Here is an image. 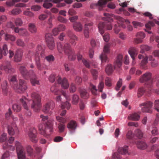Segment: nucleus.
<instances>
[{
    "label": "nucleus",
    "mask_w": 159,
    "mask_h": 159,
    "mask_svg": "<svg viewBox=\"0 0 159 159\" xmlns=\"http://www.w3.org/2000/svg\"><path fill=\"white\" fill-rule=\"evenodd\" d=\"M26 151L29 155L31 156L33 153V149L30 145H28L26 147Z\"/></svg>",
    "instance_id": "50"
},
{
    "label": "nucleus",
    "mask_w": 159,
    "mask_h": 159,
    "mask_svg": "<svg viewBox=\"0 0 159 159\" xmlns=\"http://www.w3.org/2000/svg\"><path fill=\"white\" fill-rule=\"evenodd\" d=\"M93 25L92 22H88L86 23L84 26V34L85 38H88L89 37V30L90 29L88 26H91Z\"/></svg>",
    "instance_id": "22"
},
{
    "label": "nucleus",
    "mask_w": 159,
    "mask_h": 159,
    "mask_svg": "<svg viewBox=\"0 0 159 159\" xmlns=\"http://www.w3.org/2000/svg\"><path fill=\"white\" fill-rule=\"evenodd\" d=\"M122 80L121 79H120L118 81L117 83L116 87V90H118L119 88L122 85Z\"/></svg>",
    "instance_id": "61"
},
{
    "label": "nucleus",
    "mask_w": 159,
    "mask_h": 159,
    "mask_svg": "<svg viewBox=\"0 0 159 159\" xmlns=\"http://www.w3.org/2000/svg\"><path fill=\"white\" fill-rule=\"evenodd\" d=\"M104 87V83L102 81L100 82L98 86V89L100 92H102Z\"/></svg>",
    "instance_id": "56"
},
{
    "label": "nucleus",
    "mask_w": 159,
    "mask_h": 159,
    "mask_svg": "<svg viewBox=\"0 0 159 159\" xmlns=\"http://www.w3.org/2000/svg\"><path fill=\"white\" fill-rule=\"evenodd\" d=\"M30 72L31 74L30 75V78L32 84L33 86L39 84V80L38 79L34 71L32 70H30Z\"/></svg>",
    "instance_id": "13"
},
{
    "label": "nucleus",
    "mask_w": 159,
    "mask_h": 159,
    "mask_svg": "<svg viewBox=\"0 0 159 159\" xmlns=\"http://www.w3.org/2000/svg\"><path fill=\"white\" fill-rule=\"evenodd\" d=\"M56 119L59 122L62 123H66L67 121L66 118H63L59 116H57Z\"/></svg>",
    "instance_id": "46"
},
{
    "label": "nucleus",
    "mask_w": 159,
    "mask_h": 159,
    "mask_svg": "<svg viewBox=\"0 0 159 159\" xmlns=\"http://www.w3.org/2000/svg\"><path fill=\"white\" fill-rule=\"evenodd\" d=\"M19 70L20 73L25 79L27 80L30 78V75L31 74L30 72V70L28 71L26 68L23 66L20 67Z\"/></svg>",
    "instance_id": "12"
},
{
    "label": "nucleus",
    "mask_w": 159,
    "mask_h": 159,
    "mask_svg": "<svg viewBox=\"0 0 159 159\" xmlns=\"http://www.w3.org/2000/svg\"><path fill=\"white\" fill-rule=\"evenodd\" d=\"M70 107V104L68 101L62 102L61 104V107L62 109L66 108L69 109Z\"/></svg>",
    "instance_id": "34"
},
{
    "label": "nucleus",
    "mask_w": 159,
    "mask_h": 159,
    "mask_svg": "<svg viewBox=\"0 0 159 159\" xmlns=\"http://www.w3.org/2000/svg\"><path fill=\"white\" fill-rule=\"evenodd\" d=\"M74 30L76 31L80 32L82 30L83 27L81 24L80 22H75L73 25Z\"/></svg>",
    "instance_id": "31"
},
{
    "label": "nucleus",
    "mask_w": 159,
    "mask_h": 159,
    "mask_svg": "<svg viewBox=\"0 0 159 159\" xmlns=\"http://www.w3.org/2000/svg\"><path fill=\"white\" fill-rule=\"evenodd\" d=\"M104 15L106 17L102 18V20L108 22L100 23L99 24L98 28L99 32L101 34L104 32V28L108 30H111L112 28V26L110 22H112L113 20L112 18L110 17V15L108 13H104Z\"/></svg>",
    "instance_id": "3"
},
{
    "label": "nucleus",
    "mask_w": 159,
    "mask_h": 159,
    "mask_svg": "<svg viewBox=\"0 0 159 159\" xmlns=\"http://www.w3.org/2000/svg\"><path fill=\"white\" fill-rule=\"evenodd\" d=\"M105 84L106 86L110 87L111 86V80L109 77H106L105 80Z\"/></svg>",
    "instance_id": "47"
},
{
    "label": "nucleus",
    "mask_w": 159,
    "mask_h": 159,
    "mask_svg": "<svg viewBox=\"0 0 159 159\" xmlns=\"http://www.w3.org/2000/svg\"><path fill=\"white\" fill-rule=\"evenodd\" d=\"M135 134L139 138L141 139L143 136V133L139 129H136L135 131Z\"/></svg>",
    "instance_id": "44"
},
{
    "label": "nucleus",
    "mask_w": 159,
    "mask_h": 159,
    "mask_svg": "<svg viewBox=\"0 0 159 159\" xmlns=\"http://www.w3.org/2000/svg\"><path fill=\"white\" fill-rule=\"evenodd\" d=\"M123 57L122 55L119 54L118 55L116 60L115 62V67L111 64H108L105 68L106 73L108 75L111 74L114 71L115 68L116 67L119 68L121 66L122 62Z\"/></svg>",
    "instance_id": "4"
},
{
    "label": "nucleus",
    "mask_w": 159,
    "mask_h": 159,
    "mask_svg": "<svg viewBox=\"0 0 159 159\" xmlns=\"http://www.w3.org/2000/svg\"><path fill=\"white\" fill-rule=\"evenodd\" d=\"M15 23L16 25L20 26L22 24V21L20 18H18L16 20Z\"/></svg>",
    "instance_id": "64"
},
{
    "label": "nucleus",
    "mask_w": 159,
    "mask_h": 159,
    "mask_svg": "<svg viewBox=\"0 0 159 159\" xmlns=\"http://www.w3.org/2000/svg\"><path fill=\"white\" fill-rule=\"evenodd\" d=\"M15 36L9 34H6L5 35V39L7 41H14L16 39Z\"/></svg>",
    "instance_id": "38"
},
{
    "label": "nucleus",
    "mask_w": 159,
    "mask_h": 159,
    "mask_svg": "<svg viewBox=\"0 0 159 159\" xmlns=\"http://www.w3.org/2000/svg\"><path fill=\"white\" fill-rule=\"evenodd\" d=\"M35 64L37 68L39 70L42 71L47 69V66L44 64H41L39 57H36L35 58Z\"/></svg>",
    "instance_id": "16"
},
{
    "label": "nucleus",
    "mask_w": 159,
    "mask_h": 159,
    "mask_svg": "<svg viewBox=\"0 0 159 159\" xmlns=\"http://www.w3.org/2000/svg\"><path fill=\"white\" fill-rule=\"evenodd\" d=\"M30 140L34 143H36L38 141L36 134L31 135V136H29Z\"/></svg>",
    "instance_id": "42"
},
{
    "label": "nucleus",
    "mask_w": 159,
    "mask_h": 159,
    "mask_svg": "<svg viewBox=\"0 0 159 159\" xmlns=\"http://www.w3.org/2000/svg\"><path fill=\"white\" fill-rule=\"evenodd\" d=\"M23 51L21 49H18L15 52L14 56V61L16 62L20 61L23 55Z\"/></svg>",
    "instance_id": "19"
},
{
    "label": "nucleus",
    "mask_w": 159,
    "mask_h": 159,
    "mask_svg": "<svg viewBox=\"0 0 159 159\" xmlns=\"http://www.w3.org/2000/svg\"><path fill=\"white\" fill-rule=\"evenodd\" d=\"M45 59L49 62L52 61L54 60V57L52 55H49L45 57Z\"/></svg>",
    "instance_id": "53"
},
{
    "label": "nucleus",
    "mask_w": 159,
    "mask_h": 159,
    "mask_svg": "<svg viewBox=\"0 0 159 159\" xmlns=\"http://www.w3.org/2000/svg\"><path fill=\"white\" fill-rule=\"evenodd\" d=\"M52 17L51 16L49 19L48 20L47 22V25H46L47 30H48V29H50L52 28Z\"/></svg>",
    "instance_id": "43"
},
{
    "label": "nucleus",
    "mask_w": 159,
    "mask_h": 159,
    "mask_svg": "<svg viewBox=\"0 0 159 159\" xmlns=\"http://www.w3.org/2000/svg\"><path fill=\"white\" fill-rule=\"evenodd\" d=\"M8 80L11 87L16 92H23L27 89L26 82L22 79H20L18 81L16 75L9 77Z\"/></svg>",
    "instance_id": "1"
},
{
    "label": "nucleus",
    "mask_w": 159,
    "mask_h": 159,
    "mask_svg": "<svg viewBox=\"0 0 159 159\" xmlns=\"http://www.w3.org/2000/svg\"><path fill=\"white\" fill-rule=\"evenodd\" d=\"M3 148L4 149H8L12 151H14L15 150V148L13 146L11 145H8L6 143H5L3 145Z\"/></svg>",
    "instance_id": "48"
},
{
    "label": "nucleus",
    "mask_w": 159,
    "mask_h": 159,
    "mask_svg": "<svg viewBox=\"0 0 159 159\" xmlns=\"http://www.w3.org/2000/svg\"><path fill=\"white\" fill-rule=\"evenodd\" d=\"M15 32L18 33L21 36H27L29 35V33L27 30L22 28L19 29L18 28L15 29Z\"/></svg>",
    "instance_id": "20"
},
{
    "label": "nucleus",
    "mask_w": 159,
    "mask_h": 159,
    "mask_svg": "<svg viewBox=\"0 0 159 159\" xmlns=\"http://www.w3.org/2000/svg\"><path fill=\"white\" fill-rule=\"evenodd\" d=\"M7 129L8 133L10 135H14L15 134V131L17 133H18L19 132L18 128L16 127L15 128V129H14L12 126L9 125L8 126Z\"/></svg>",
    "instance_id": "28"
},
{
    "label": "nucleus",
    "mask_w": 159,
    "mask_h": 159,
    "mask_svg": "<svg viewBox=\"0 0 159 159\" xmlns=\"http://www.w3.org/2000/svg\"><path fill=\"white\" fill-rule=\"evenodd\" d=\"M91 72L93 79L95 80H96L98 78V72L97 71L95 70L92 69L91 70Z\"/></svg>",
    "instance_id": "49"
},
{
    "label": "nucleus",
    "mask_w": 159,
    "mask_h": 159,
    "mask_svg": "<svg viewBox=\"0 0 159 159\" xmlns=\"http://www.w3.org/2000/svg\"><path fill=\"white\" fill-rule=\"evenodd\" d=\"M77 59L78 61L82 60L84 65L86 67L89 68L90 65L89 63L85 59L83 58L82 55L80 53H78L77 55Z\"/></svg>",
    "instance_id": "26"
},
{
    "label": "nucleus",
    "mask_w": 159,
    "mask_h": 159,
    "mask_svg": "<svg viewBox=\"0 0 159 159\" xmlns=\"http://www.w3.org/2000/svg\"><path fill=\"white\" fill-rule=\"evenodd\" d=\"M152 74L149 72H147L143 74L140 78V82L143 83L145 82H149V84L148 85L147 87L148 88V90L151 91L152 89V85L151 83Z\"/></svg>",
    "instance_id": "6"
},
{
    "label": "nucleus",
    "mask_w": 159,
    "mask_h": 159,
    "mask_svg": "<svg viewBox=\"0 0 159 159\" xmlns=\"http://www.w3.org/2000/svg\"><path fill=\"white\" fill-rule=\"evenodd\" d=\"M32 98L34 99H41L42 98L40 95L37 93H33L31 95Z\"/></svg>",
    "instance_id": "40"
},
{
    "label": "nucleus",
    "mask_w": 159,
    "mask_h": 159,
    "mask_svg": "<svg viewBox=\"0 0 159 159\" xmlns=\"http://www.w3.org/2000/svg\"><path fill=\"white\" fill-rule=\"evenodd\" d=\"M57 81L59 84H61L62 87L65 89L68 88L69 86V84L65 78L62 79L60 77H58Z\"/></svg>",
    "instance_id": "18"
},
{
    "label": "nucleus",
    "mask_w": 159,
    "mask_h": 159,
    "mask_svg": "<svg viewBox=\"0 0 159 159\" xmlns=\"http://www.w3.org/2000/svg\"><path fill=\"white\" fill-rule=\"evenodd\" d=\"M140 48V52L143 53H144L145 51H148L150 50L151 47L147 45H142L141 46Z\"/></svg>",
    "instance_id": "36"
},
{
    "label": "nucleus",
    "mask_w": 159,
    "mask_h": 159,
    "mask_svg": "<svg viewBox=\"0 0 159 159\" xmlns=\"http://www.w3.org/2000/svg\"><path fill=\"white\" fill-rule=\"evenodd\" d=\"M52 0H45L44 3L43 5V6L44 8L48 9L52 6V4L51 3L49 2H52Z\"/></svg>",
    "instance_id": "37"
},
{
    "label": "nucleus",
    "mask_w": 159,
    "mask_h": 159,
    "mask_svg": "<svg viewBox=\"0 0 159 159\" xmlns=\"http://www.w3.org/2000/svg\"><path fill=\"white\" fill-rule=\"evenodd\" d=\"M154 108L157 111H159V100H155L154 102Z\"/></svg>",
    "instance_id": "63"
},
{
    "label": "nucleus",
    "mask_w": 159,
    "mask_h": 159,
    "mask_svg": "<svg viewBox=\"0 0 159 159\" xmlns=\"http://www.w3.org/2000/svg\"><path fill=\"white\" fill-rule=\"evenodd\" d=\"M67 35L69 38V41L72 45L75 46L76 44L75 41L78 39L77 36L71 31L69 30L67 33Z\"/></svg>",
    "instance_id": "11"
},
{
    "label": "nucleus",
    "mask_w": 159,
    "mask_h": 159,
    "mask_svg": "<svg viewBox=\"0 0 159 159\" xmlns=\"http://www.w3.org/2000/svg\"><path fill=\"white\" fill-rule=\"evenodd\" d=\"M7 84V82L6 80H4L1 84L3 93L4 95H6L9 92V90Z\"/></svg>",
    "instance_id": "21"
},
{
    "label": "nucleus",
    "mask_w": 159,
    "mask_h": 159,
    "mask_svg": "<svg viewBox=\"0 0 159 159\" xmlns=\"http://www.w3.org/2000/svg\"><path fill=\"white\" fill-rule=\"evenodd\" d=\"M54 106V104L52 103H48L45 106L43 111L46 113L48 112L50 110H52Z\"/></svg>",
    "instance_id": "27"
},
{
    "label": "nucleus",
    "mask_w": 159,
    "mask_h": 159,
    "mask_svg": "<svg viewBox=\"0 0 159 159\" xmlns=\"http://www.w3.org/2000/svg\"><path fill=\"white\" fill-rule=\"evenodd\" d=\"M31 107L35 112H37L40 109L41 104L40 100H32Z\"/></svg>",
    "instance_id": "15"
},
{
    "label": "nucleus",
    "mask_w": 159,
    "mask_h": 159,
    "mask_svg": "<svg viewBox=\"0 0 159 159\" xmlns=\"http://www.w3.org/2000/svg\"><path fill=\"white\" fill-rule=\"evenodd\" d=\"M140 116L136 113H134L130 114L128 117V119L131 120L137 121L139 120Z\"/></svg>",
    "instance_id": "25"
},
{
    "label": "nucleus",
    "mask_w": 159,
    "mask_h": 159,
    "mask_svg": "<svg viewBox=\"0 0 159 159\" xmlns=\"http://www.w3.org/2000/svg\"><path fill=\"white\" fill-rule=\"evenodd\" d=\"M7 134L6 133L3 134L1 136L0 139V142H3L7 139Z\"/></svg>",
    "instance_id": "62"
},
{
    "label": "nucleus",
    "mask_w": 159,
    "mask_h": 159,
    "mask_svg": "<svg viewBox=\"0 0 159 159\" xmlns=\"http://www.w3.org/2000/svg\"><path fill=\"white\" fill-rule=\"evenodd\" d=\"M110 44H107L104 46L103 49V52L102 53L100 56L102 62H106L107 59V54L109 52Z\"/></svg>",
    "instance_id": "8"
},
{
    "label": "nucleus",
    "mask_w": 159,
    "mask_h": 159,
    "mask_svg": "<svg viewBox=\"0 0 159 159\" xmlns=\"http://www.w3.org/2000/svg\"><path fill=\"white\" fill-rule=\"evenodd\" d=\"M37 131L34 128H30L28 132V136H31V135L34 134H36Z\"/></svg>",
    "instance_id": "58"
},
{
    "label": "nucleus",
    "mask_w": 159,
    "mask_h": 159,
    "mask_svg": "<svg viewBox=\"0 0 159 159\" xmlns=\"http://www.w3.org/2000/svg\"><path fill=\"white\" fill-rule=\"evenodd\" d=\"M89 88L93 95L95 96L97 95V90L95 86L93 85L92 83H90Z\"/></svg>",
    "instance_id": "32"
},
{
    "label": "nucleus",
    "mask_w": 159,
    "mask_h": 159,
    "mask_svg": "<svg viewBox=\"0 0 159 159\" xmlns=\"http://www.w3.org/2000/svg\"><path fill=\"white\" fill-rule=\"evenodd\" d=\"M45 39L47 45L50 49L52 50L54 48L55 44L52 35L49 33L45 35Z\"/></svg>",
    "instance_id": "7"
},
{
    "label": "nucleus",
    "mask_w": 159,
    "mask_h": 159,
    "mask_svg": "<svg viewBox=\"0 0 159 159\" xmlns=\"http://www.w3.org/2000/svg\"><path fill=\"white\" fill-rule=\"evenodd\" d=\"M57 47L60 53H61L62 51H64L65 54L68 56L69 60L73 61L75 59L76 55L75 51L71 48L69 43H66L63 46L60 43H58L57 45Z\"/></svg>",
    "instance_id": "2"
},
{
    "label": "nucleus",
    "mask_w": 159,
    "mask_h": 159,
    "mask_svg": "<svg viewBox=\"0 0 159 159\" xmlns=\"http://www.w3.org/2000/svg\"><path fill=\"white\" fill-rule=\"evenodd\" d=\"M58 129L60 132H62L64 131L65 128V125L63 124L60 123L58 125Z\"/></svg>",
    "instance_id": "59"
},
{
    "label": "nucleus",
    "mask_w": 159,
    "mask_h": 159,
    "mask_svg": "<svg viewBox=\"0 0 159 159\" xmlns=\"http://www.w3.org/2000/svg\"><path fill=\"white\" fill-rule=\"evenodd\" d=\"M23 14L29 17H32L34 16V14L32 12L28 11H25L23 12Z\"/></svg>",
    "instance_id": "57"
},
{
    "label": "nucleus",
    "mask_w": 159,
    "mask_h": 159,
    "mask_svg": "<svg viewBox=\"0 0 159 159\" xmlns=\"http://www.w3.org/2000/svg\"><path fill=\"white\" fill-rule=\"evenodd\" d=\"M41 8V6L39 5H33L31 7V9L35 11H39Z\"/></svg>",
    "instance_id": "60"
},
{
    "label": "nucleus",
    "mask_w": 159,
    "mask_h": 159,
    "mask_svg": "<svg viewBox=\"0 0 159 159\" xmlns=\"http://www.w3.org/2000/svg\"><path fill=\"white\" fill-rule=\"evenodd\" d=\"M42 57H44L45 56V52L44 49L42 48V46L40 45H38L37 46L36 52L34 54L35 58L36 57H39V54Z\"/></svg>",
    "instance_id": "14"
},
{
    "label": "nucleus",
    "mask_w": 159,
    "mask_h": 159,
    "mask_svg": "<svg viewBox=\"0 0 159 159\" xmlns=\"http://www.w3.org/2000/svg\"><path fill=\"white\" fill-rule=\"evenodd\" d=\"M148 62V57H145L142 60L141 63H140L139 66L140 68L144 70H147L148 69L147 64Z\"/></svg>",
    "instance_id": "23"
},
{
    "label": "nucleus",
    "mask_w": 159,
    "mask_h": 159,
    "mask_svg": "<svg viewBox=\"0 0 159 159\" xmlns=\"http://www.w3.org/2000/svg\"><path fill=\"white\" fill-rule=\"evenodd\" d=\"M81 98L84 99H88L89 97V94L87 90L85 89H81L80 91Z\"/></svg>",
    "instance_id": "30"
},
{
    "label": "nucleus",
    "mask_w": 159,
    "mask_h": 159,
    "mask_svg": "<svg viewBox=\"0 0 159 159\" xmlns=\"http://www.w3.org/2000/svg\"><path fill=\"white\" fill-rule=\"evenodd\" d=\"M116 18L118 20L122 22H125L127 24H129L130 23V22L128 20L124 19L120 16H116Z\"/></svg>",
    "instance_id": "51"
},
{
    "label": "nucleus",
    "mask_w": 159,
    "mask_h": 159,
    "mask_svg": "<svg viewBox=\"0 0 159 159\" xmlns=\"http://www.w3.org/2000/svg\"><path fill=\"white\" fill-rule=\"evenodd\" d=\"M29 30L32 33H35L37 31L36 28L33 23H30L29 24Z\"/></svg>",
    "instance_id": "33"
},
{
    "label": "nucleus",
    "mask_w": 159,
    "mask_h": 159,
    "mask_svg": "<svg viewBox=\"0 0 159 159\" xmlns=\"http://www.w3.org/2000/svg\"><path fill=\"white\" fill-rule=\"evenodd\" d=\"M128 52L133 60L132 64L134 65L136 63L135 61V57L137 55L138 53V51L135 48H132L129 49Z\"/></svg>",
    "instance_id": "17"
},
{
    "label": "nucleus",
    "mask_w": 159,
    "mask_h": 159,
    "mask_svg": "<svg viewBox=\"0 0 159 159\" xmlns=\"http://www.w3.org/2000/svg\"><path fill=\"white\" fill-rule=\"evenodd\" d=\"M39 128L40 131H42L43 133L46 134H48L49 135L52 131V125L51 124L49 126L48 125H40L39 126Z\"/></svg>",
    "instance_id": "9"
},
{
    "label": "nucleus",
    "mask_w": 159,
    "mask_h": 159,
    "mask_svg": "<svg viewBox=\"0 0 159 159\" xmlns=\"http://www.w3.org/2000/svg\"><path fill=\"white\" fill-rule=\"evenodd\" d=\"M17 45L19 46L24 47L25 46V43L24 41L20 39H18L16 41Z\"/></svg>",
    "instance_id": "52"
},
{
    "label": "nucleus",
    "mask_w": 159,
    "mask_h": 159,
    "mask_svg": "<svg viewBox=\"0 0 159 159\" xmlns=\"http://www.w3.org/2000/svg\"><path fill=\"white\" fill-rule=\"evenodd\" d=\"M21 12V10L19 8H16L13 9L11 13L12 14L14 15H16L19 14Z\"/></svg>",
    "instance_id": "45"
},
{
    "label": "nucleus",
    "mask_w": 159,
    "mask_h": 159,
    "mask_svg": "<svg viewBox=\"0 0 159 159\" xmlns=\"http://www.w3.org/2000/svg\"><path fill=\"white\" fill-rule=\"evenodd\" d=\"M128 147L126 146L125 148H119L118 149V152L122 154H125L128 153Z\"/></svg>",
    "instance_id": "39"
},
{
    "label": "nucleus",
    "mask_w": 159,
    "mask_h": 159,
    "mask_svg": "<svg viewBox=\"0 0 159 159\" xmlns=\"http://www.w3.org/2000/svg\"><path fill=\"white\" fill-rule=\"evenodd\" d=\"M145 92V90L143 87L139 89L138 91L137 96L139 98L141 97Z\"/></svg>",
    "instance_id": "41"
},
{
    "label": "nucleus",
    "mask_w": 159,
    "mask_h": 159,
    "mask_svg": "<svg viewBox=\"0 0 159 159\" xmlns=\"http://www.w3.org/2000/svg\"><path fill=\"white\" fill-rule=\"evenodd\" d=\"M152 103L149 101L146 103H142L140 104V106H143L142 110L143 112L151 113L152 112L150 108L152 107Z\"/></svg>",
    "instance_id": "10"
},
{
    "label": "nucleus",
    "mask_w": 159,
    "mask_h": 159,
    "mask_svg": "<svg viewBox=\"0 0 159 159\" xmlns=\"http://www.w3.org/2000/svg\"><path fill=\"white\" fill-rule=\"evenodd\" d=\"M15 146L18 159H26V153L21 144L18 141L15 142Z\"/></svg>",
    "instance_id": "5"
},
{
    "label": "nucleus",
    "mask_w": 159,
    "mask_h": 159,
    "mask_svg": "<svg viewBox=\"0 0 159 159\" xmlns=\"http://www.w3.org/2000/svg\"><path fill=\"white\" fill-rule=\"evenodd\" d=\"M2 50L0 47V59L2 58L3 55L6 56L8 53L7 46L6 44H4L2 47Z\"/></svg>",
    "instance_id": "24"
},
{
    "label": "nucleus",
    "mask_w": 159,
    "mask_h": 159,
    "mask_svg": "<svg viewBox=\"0 0 159 159\" xmlns=\"http://www.w3.org/2000/svg\"><path fill=\"white\" fill-rule=\"evenodd\" d=\"M136 144L138 148L140 149H145L148 147V145L147 143L143 141L138 142Z\"/></svg>",
    "instance_id": "29"
},
{
    "label": "nucleus",
    "mask_w": 159,
    "mask_h": 159,
    "mask_svg": "<svg viewBox=\"0 0 159 159\" xmlns=\"http://www.w3.org/2000/svg\"><path fill=\"white\" fill-rule=\"evenodd\" d=\"M12 108L15 111L18 112L20 110L21 108L20 106L15 104L13 106Z\"/></svg>",
    "instance_id": "54"
},
{
    "label": "nucleus",
    "mask_w": 159,
    "mask_h": 159,
    "mask_svg": "<svg viewBox=\"0 0 159 159\" xmlns=\"http://www.w3.org/2000/svg\"><path fill=\"white\" fill-rule=\"evenodd\" d=\"M77 125L76 122L73 121H71L67 125V128L68 129H71L75 130L76 129Z\"/></svg>",
    "instance_id": "35"
},
{
    "label": "nucleus",
    "mask_w": 159,
    "mask_h": 159,
    "mask_svg": "<svg viewBox=\"0 0 159 159\" xmlns=\"http://www.w3.org/2000/svg\"><path fill=\"white\" fill-rule=\"evenodd\" d=\"M136 36V37L140 38L142 40L145 37L144 34L143 32H141L138 33Z\"/></svg>",
    "instance_id": "55"
}]
</instances>
